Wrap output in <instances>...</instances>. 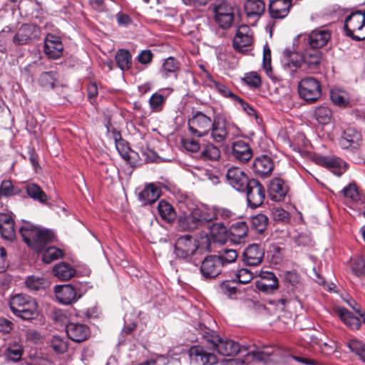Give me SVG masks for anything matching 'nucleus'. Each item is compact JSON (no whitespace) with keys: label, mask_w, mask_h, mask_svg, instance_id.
<instances>
[{"label":"nucleus","mask_w":365,"mask_h":365,"mask_svg":"<svg viewBox=\"0 0 365 365\" xmlns=\"http://www.w3.org/2000/svg\"><path fill=\"white\" fill-rule=\"evenodd\" d=\"M213 142L223 144L227 140L234 139L241 135V130L232 121L222 113L212 118V128L209 133Z\"/></svg>","instance_id":"obj_1"},{"label":"nucleus","mask_w":365,"mask_h":365,"mask_svg":"<svg viewBox=\"0 0 365 365\" xmlns=\"http://www.w3.org/2000/svg\"><path fill=\"white\" fill-rule=\"evenodd\" d=\"M199 334H200L207 342L210 343L213 349L222 356H231L242 351L240 344L228 339H222L215 331L211 330L205 325L199 324Z\"/></svg>","instance_id":"obj_2"},{"label":"nucleus","mask_w":365,"mask_h":365,"mask_svg":"<svg viewBox=\"0 0 365 365\" xmlns=\"http://www.w3.org/2000/svg\"><path fill=\"white\" fill-rule=\"evenodd\" d=\"M19 232L27 245L36 252H40L53 237L51 231L36 227L29 222L24 223L19 228Z\"/></svg>","instance_id":"obj_3"},{"label":"nucleus","mask_w":365,"mask_h":365,"mask_svg":"<svg viewBox=\"0 0 365 365\" xmlns=\"http://www.w3.org/2000/svg\"><path fill=\"white\" fill-rule=\"evenodd\" d=\"M9 307L15 316L24 320H31L38 314L37 302L26 294H17L11 297Z\"/></svg>","instance_id":"obj_4"},{"label":"nucleus","mask_w":365,"mask_h":365,"mask_svg":"<svg viewBox=\"0 0 365 365\" xmlns=\"http://www.w3.org/2000/svg\"><path fill=\"white\" fill-rule=\"evenodd\" d=\"M344 33L352 40H365V11H356L347 16L344 20Z\"/></svg>","instance_id":"obj_5"},{"label":"nucleus","mask_w":365,"mask_h":365,"mask_svg":"<svg viewBox=\"0 0 365 365\" xmlns=\"http://www.w3.org/2000/svg\"><path fill=\"white\" fill-rule=\"evenodd\" d=\"M235 9L225 0H218L213 4L214 21L223 30L231 28L235 19Z\"/></svg>","instance_id":"obj_6"},{"label":"nucleus","mask_w":365,"mask_h":365,"mask_svg":"<svg viewBox=\"0 0 365 365\" xmlns=\"http://www.w3.org/2000/svg\"><path fill=\"white\" fill-rule=\"evenodd\" d=\"M198 240L190 235L180 236L174 245V254L176 258L187 259L192 258L199 248Z\"/></svg>","instance_id":"obj_7"},{"label":"nucleus","mask_w":365,"mask_h":365,"mask_svg":"<svg viewBox=\"0 0 365 365\" xmlns=\"http://www.w3.org/2000/svg\"><path fill=\"white\" fill-rule=\"evenodd\" d=\"M212 118L202 111L192 112L188 119V130L192 135L197 138L207 136L212 128Z\"/></svg>","instance_id":"obj_8"},{"label":"nucleus","mask_w":365,"mask_h":365,"mask_svg":"<svg viewBox=\"0 0 365 365\" xmlns=\"http://www.w3.org/2000/svg\"><path fill=\"white\" fill-rule=\"evenodd\" d=\"M299 96L309 103H314L322 96L320 82L313 77L302 78L298 84Z\"/></svg>","instance_id":"obj_9"},{"label":"nucleus","mask_w":365,"mask_h":365,"mask_svg":"<svg viewBox=\"0 0 365 365\" xmlns=\"http://www.w3.org/2000/svg\"><path fill=\"white\" fill-rule=\"evenodd\" d=\"M242 192L246 194L248 207L257 208L260 207L265 199L266 191L263 185L257 180L252 178Z\"/></svg>","instance_id":"obj_10"},{"label":"nucleus","mask_w":365,"mask_h":365,"mask_svg":"<svg viewBox=\"0 0 365 365\" xmlns=\"http://www.w3.org/2000/svg\"><path fill=\"white\" fill-rule=\"evenodd\" d=\"M222 261L216 255H209L201 262L200 272L206 279H215L222 272Z\"/></svg>","instance_id":"obj_11"},{"label":"nucleus","mask_w":365,"mask_h":365,"mask_svg":"<svg viewBox=\"0 0 365 365\" xmlns=\"http://www.w3.org/2000/svg\"><path fill=\"white\" fill-rule=\"evenodd\" d=\"M253 41L252 32L246 24H242L238 27L233 38V48L238 52L243 53L246 48L250 46Z\"/></svg>","instance_id":"obj_12"},{"label":"nucleus","mask_w":365,"mask_h":365,"mask_svg":"<svg viewBox=\"0 0 365 365\" xmlns=\"http://www.w3.org/2000/svg\"><path fill=\"white\" fill-rule=\"evenodd\" d=\"M226 178L228 183L233 188L242 192L245 190L247 185L250 183L251 180L248 178L244 171L237 167H233L228 169L226 174Z\"/></svg>","instance_id":"obj_13"},{"label":"nucleus","mask_w":365,"mask_h":365,"mask_svg":"<svg viewBox=\"0 0 365 365\" xmlns=\"http://www.w3.org/2000/svg\"><path fill=\"white\" fill-rule=\"evenodd\" d=\"M260 279L255 281L256 288L265 294L273 293L279 287V280L274 272L262 271Z\"/></svg>","instance_id":"obj_14"},{"label":"nucleus","mask_w":365,"mask_h":365,"mask_svg":"<svg viewBox=\"0 0 365 365\" xmlns=\"http://www.w3.org/2000/svg\"><path fill=\"white\" fill-rule=\"evenodd\" d=\"M251 169L256 176L265 178L272 174L274 162L268 155H262L254 160Z\"/></svg>","instance_id":"obj_15"},{"label":"nucleus","mask_w":365,"mask_h":365,"mask_svg":"<svg viewBox=\"0 0 365 365\" xmlns=\"http://www.w3.org/2000/svg\"><path fill=\"white\" fill-rule=\"evenodd\" d=\"M264 256V249L262 245L252 244L243 252V262L248 266L256 267L262 263Z\"/></svg>","instance_id":"obj_16"},{"label":"nucleus","mask_w":365,"mask_h":365,"mask_svg":"<svg viewBox=\"0 0 365 365\" xmlns=\"http://www.w3.org/2000/svg\"><path fill=\"white\" fill-rule=\"evenodd\" d=\"M361 141V133L354 128H348L343 132L339 143L342 149L353 150L359 148Z\"/></svg>","instance_id":"obj_17"},{"label":"nucleus","mask_w":365,"mask_h":365,"mask_svg":"<svg viewBox=\"0 0 365 365\" xmlns=\"http://www.w3.org/2000/svg\"><path fill=\"white\" fill-rule=\"evenodd\" d=\"M292 0H270L268 13L273 19H283L288 16L292 6Z\"/></svg>","instance_id":"obj_18"},{"label":"nucleus","mask_w":365,"mask_h":365,"mask_svg":"<svg viewBox=\"0 0 365 365\" xmlns=\"http://www.w3.org/2000/svg\"><path fill=\"white\" fill-rule=\"evenodd\" d=\"M232 157L241 163L248 162L253 155L250 144L242 140H237L232 143Z\"/></svg>","instance_id":"obj_19"},{"label":"nucleus","mask_w":365,"mask_h":365,"mask_svg":"<svg viewBox=\"0 0 365 365\" xmlns=\"http://www.w3.org/2000/svg\"><path fill=\"white\" fill-rule=\"evenodd\" d=\"M289 191V187L280 178H274L269 182L268 193L270 199L275 202L284 200Z\"/></svg>","instance_id":"obj_20"},{"label":"nucleus","mask_w":365,"mask_h":365,"mask_svg":"<svg viewBox=\"0 0 365 365\" xmlns=\"http://www.w3.org/2000/svg\"><path fill=\"white\" fill-rule=\"evenodd\" d=\"M190 357L201 365H214L217 362L216 355L201 346H193L189 350Z\"/></svg>","instance_id":"obj_21"},{"label":"nucleus","mask_w":365,"mask_h":365,"mask_svg":"<svg viewBox=\"0 0 365 365\" xmlns=\"http://www.w3.org/2000/svg\"><path fill=\"white\" fill-rule=\"evenodd\" d=\"M63 46L59 37L48 34L44 40V53L49 58L56 59L61 56Z\"/></svg>","instance_id":"obj_22"},{"label":"nucleus","mask_w":365,"mask_h":365,"mask_svg":"<svg viewBox=\"0 0 365 365\" xmlns=\"http://www.w3.org/2000/svg\"><path fill=\"white\" fill-rule=\"evenodd\" d=\"M56 301L63 305H69L77 300L76 292L71 284L56 285L54 287Z\"/></svg>","instance_id":"obj_23"},{"label":"nucleus","mask_w":365,"mask_h":365,"mask_svg":"<svg viewBox=\"0 0 365 365\" xmlns=\"http://www.w3.org/2000/svg\"><path fill=\"white\" fill-rule=\"evenodd\" d=\"M322 58L320 50L306 48L303 51V66L310 71L319 69Z\"/></svg>","instance_id":"obj_24"},{"label":"nucleus","mask_w":365,"mask_h":365,"mask_svg":"<svg viewBox=\"0 0 365 365\" xmlns=\"http://www.w3.org/2000/svg\"><path fill=\"white\" fill-rule=\"evenodd\" d=\"M331 38V34L325 30L312 31L306 38L307 48L320 50Z\"/></svg>","instance_id":"obj_25"},{"label":"nucleus","mask_w":365,"mask_h":365,"mask_svg":"<svg viewBox=\"0 0 365 365\" xmlns=\"http://www.w3.org/2000/svg\"><path fill=\"white\" fill-rule=\"evenodd\" d=\"M0 233L8 241L11 242L16 237L14 219L9 214L0 213Z\"/></svg>","instance_id":"obj_26"},{"label":"nucleus","mask_w":365,"mask_h":365,"mask_svg":"<svg viewBox=\"0 0 365 365\" xmlns=\"http://www.w3.org/2000/svg\"><path fill=\"white\" fill-rule=\"evenodd\" d=\"M207 78V86L211 89H215L220 95L225 98H230L232 101L237 98V96L222 82L216 80L207 71L204 70Z\"/></svg>","instance_id":"obj_27"},{"label":"nucleus","mask_w":365,"mask_h":365,"mask_svg":"<svg viewBox=\"0 0 365 365\" xmlns=\"http://www.w3.org/2000/svg\"><path fill=\"white\" fill-rule=\"evenodd\" d=\"M68 336L73 341L81 342L87 339L89 327L81 324L69 323L66 327Z\"/></svg>","instance_id":"obj_28"},{"label":"nucleus","mask_w":365,"mask_h":365,"mask_svg":"<svg viewBox=\"0 0 365 365\" xmlns=\"http://www.w3.org/2000/svg\"><path fill=\"white\" fill-rule=\"evenodd\" d=\"M249 228L245 221L233 223L229 228V240L235 244L244 241L247 235Z\"/></svg>","instance_id":"obj_29"},{"label":"nucleus","mask_w":365,"mask_h":365,"mask_svg":"<svg viewBox=\"0 0 365 365\" xmlns=\"http://www.w3.org/2000/svg\"><path fill=\"white\" fill-rule=\"evenodd\" d=\"M244 9L247 17L256 21L264 13L265 3L263 0H247Z\"/></svg>","instance_id":"obj_30"},{"label":"nucleus","mask_w":365,"mask_h":365,"mask_svg":"<svg viewBox=\"0 0 365 365\" xmlns=\"http://www.w3.org/2000/svg\"><path fill=\"white\" fill-rule=\"evenodd\" d=\"M279 351L277 348L271 346H264L262 350L254 349L250 351L245 355V360L247 361L248 358L252 356L254 359L259 361H274V356L278 355Z\"/></svg>","instance_id":"obj_31"},{"label":"nucleus","mask_w":365,"mask_h":365,"mask_svg":"<svg viewBox=\"0 0 365 365\" xmlns=\"http://www.w3.org/2000/svg\"><path fill=\"white\" fill-rule=\"evenodd\" d=\"M210 234L212 240L215 242L225 244L229 241V229L222 223H212L210 226Z\"/></svg>","instance_id":"obj_32"},{"label":"nucleus","mask_w":365,"mask_h":365,"mask_svg":"<svg viewBox=\"0 0 365 365\" xmlns=\"http://www.w3.org/2000/svg\"><path fill=\"white\" fill-rule=\"evenodd\" d=\"M160 193L159 187L154 184H150L139 193V200L144 205H151L158 200Z\"/></svg>","instance_id":"obj_33"},{"label":"nucleus","mask_w":365,"mask_h":365,"mask_svg":"<svg viewBox=\"0 0 365 365\" xmlns=\"http://www.w3.org/2000/svg\"><path fill=\"white\" fill-rule=\"evenodd\" d=\"M335 312L340 319L352 329H358L361 327L359 318L345 307H337Z\"/></svg>","instance_id":"obj_34"},{"label":"nucleus","mask_w":365,"mask_h":365,"mask_svg":"<svg viewBox=\"0 0 365 365\" xmlns=\"http://www.w3.org/2000/svg\"><path fill=\"white\" fill-rule=\"evenodd\" d=\"M191 212L200 228L210 226L215 217V214L205 207H197Z\"/></svg>","instance_id":"obj_35"},{"label":"nucleus","mask_w":365,"mask_h":365,"mask_svg":"<svg viewBox=\"0 0 365 365\" xmlns=\"http://www.w3.org/2000/svg\"><path fill=\"white\" fill-rule=\"evenodd\" d=\"M220 148L212 143H208L202 146L199 154V158L204 161H217L220 158Z\"/></svg>","instance_id":"obj_36"},{"label":"nucleus","mask_w":365,"mask_h":365,"mask_svg":"<svg viewBox=\"0 0 365 365\" xmlns=\"http://www.w3.org/2000/svg\"><path fill=\"white\" fill-rule=\"evenodd\" d=\"M180 70V63L174 57H168L166 58L160 69V73L165 78L174 76L177 78L178 72Z\"/></svg>","instance_id":"obj_37"},{"label":"nucleus","mask_w":365,"mask_h":365,"mask_svg":"<svg viewBox=\"0 0 365 365\" xmlns=\"http://www.w3.org/2000/svg\"><path fill=\"white\" fill-rule=\"evenodd\" d=\"M285 61L284 67L291 68L292 71H295L297 68L303 66V53L299 54L297 52H292L290 51H284Z\"/></svg>","instance_id":"obj_38"},{"label":"nucleus","mask_w":365,"mask_h":365,"mask_svg":"<svg viewBox=\"0 0 365 365\" xmlns=\"http://www.w3.org/2000/svg\"><path fill=\"white\" fill-rule=\"evenodd\" d=\"M53 273L61 280H68L74 276L75 270L69 264L61 262L53 267Z\"/></svg>","instance_id":"obj_39"},{"label":"nucleus","mask_w":365,"mask_h":365,"mask_svg":"<svg viewBox=\"0 0 365 365\" xmlns=\"http://www.w3.org/2000/svg\"><path fill=\"white\" fill-rule=\"evenodd\" d=\"M118 67L123 71L129 70L132 66V56L127 49H119L115 54Z\"/></svg>","instance_id":"obj_40"},{"label":"nucleus","mask_w":365,"mask_h":365,"mask_svg":"<svg viewBox=\"0 0 365 365\" xmlns=\"http://www.w3.org/2000/svg\"><path fill=\"white\" fill-rule=\"evenodd\" d=\"M158 210L160 217L171 222L176 218V212L174 207L165 200H160L158 205Z\"/></svg>","instance_id":"obj_41"},{"label":"nucleus","mask_w":365,"mask_h":365,"mask_svg":"<svg viewBox=\"0 0 365 365\" xmlns=\"http://www.w3.org/2000/svg\"><path fill=\"white\" fill-rule=\"evenodd\" d=\"M26 191L28 195L33 200L44 204L48 200L47 195L41 187L35 183H29L26 186Z\"/></svg>","instance_id":"obj_42"},{"label":"nucleus","mask_w":365,"mask_h":365,"mask_svg":"<svg viewBox=\"0 0 365 365\" xmlns=\"http://www.w3.org/2000/svg\"><path fill=\"white\" fill-rule=\"evenodd\" d=\"M314 118L322 125L329 124L332 119V111L326 106H320L315 108Z\"/></svg>","instance_id":"obj_43"},{"label":"nucleus","mask_w":365,"mask_h":365,"mask_svg":"<svg viewBox=\"0 0 365 365\" xmlns=\"http://www.w3.org/2000/svg\"><path fill=\"white\" fill-rule=\"evenodd\" d=\"M178 224L180 229L183 231H192L200 229L192 212L189 215H180L178 219Z\"/></svg>","instance_id":"obj_44"},{"label":"nucleus","mask_w":365,"mask_h":365,"mask_svg":"<svg viewBox=\"0 0 365 365\" xmlns=\"http://www.w3.org/2000/svg\"><path fill=\"white\" fill-rule=\"evenodd\" d=\"M269 219L264 214H258L251 218V229L255 232L263 234L267 230Z\"/></svg>","instance_id":"obj_45"},{"label":"nucleus","mask_w":365,"mask_h":365,"mask_svg":"<svg viewBox=\"0 0 365 365\" xmlns=\"http://www.w3.org/2000/svg\"><path fill=\"white\" fill-rule=\"evenodd\" d=\"M344 195L346 197H349L353 201L359 202L361 204L365 203V196L361 191L359 190L356 183H350L347 187L343 189Z\"/></svg>","instance_id":"obj_46"},{"label":"nucleus","mask_w":365,"mask_h":365,"mask_svg":"<svg viewBox=\"0 0 365 365\" xmlns=\"http://www.w3.org/2000/svg\"><path fill=\"white\" fill-rule=\"evenodd\" d=\"M26 287L31 291H38L45 289L48 285V281L40 276H29L25 282Z\"/></svg>","instance_id":"obj_47"},{"label":"nucleus","mask_w":365,"mask_h":365,"mask_svg":"<svg viewBox=\"0 0 365 365\" xmlns=\"http://www.w3.org/2000/svg\"><path fill=\"white\" fill-rule=\"evenodd\" d=\"M312 346L317 345L321 351L327 355L333 354L336 349V345L334 341L329 340L328 341H322L317 337H310V341H308Z\"/></svg>","instance_id":"obj_48"},{"label":"nucleus","mask_w":365,"mask_h":365,"mask_svg":"<svg viewBox=\"0 0 365 365\" xmlns=\"http://www.w3.org/2000/svg\"><path fill=\"white\" fill-rule=\"evenodd\" d=\"M38 82L45 88H53L58 82V74L55 71L43 72L41 74Z\"/></svg>","instance_id":"obj_49"},{"label":"nucleus","mask_w":365,"mask_h":365,"mask_svg":"<svg viewBox=\"0 0 365 365\" xmlns=\"http://www.w3.org/2000/svg\"><path fill=\"white\" fill-rule=\"evenodd\" d=\"M216 256L222 261V267L236 261L238 255L235 250L225 249L219 251Z\"/></svg>","instance_id":"obj_50"},{"label":"nucleus","mask_w":365,"mask_h":365,"mask_svg":"<svg viewBox=\"0 0 365 365\" xmlns=\"http://www.w3.org/2000/svg\"><path fill=\"white\" fill-rule=\"evenodd\" d=\"M330 98L331 102L341 108H346L349 104V98L344 92L340 91L331 90L330 92Z\"/></svg>","instance_id":"obj_51"},{"label":"nucleus","mask_w":365,"mask_h":365,"mask_svg":"<svg viewBox=\"0 0 365 365\" xmlns=\"http://www.w3.org/2000/svg\"><path fill=\"white\" fill-rule=\"evenodd\" d=\"M116 149L120 155L125 160L135 158L133 155H138L137 153L132 150L128 145V143L123 139L115 143Z\"/></svg>","instance_id":"obj_52"},{"label":"nucleus","mask_w":365,"mask_h":365,"mask_svg":"<svg viewBox=\"0 0 365 365\" xmlns=\"http://www.w3.org/2000/svg\"><path fill=\"white\" fill-rule=\"evenodd\" d=\"M50 346L57 354H63L67 350L66 341L59 336H53L50 341Z\"/></svg>","instance_id":"obj_53"},{"label":"nucleus","mask_w":365,"mask_h":365,"mask_svg":"<svg viewBox=\"0 0 365 365\" xmlns=\"http://www.w3.org/2000/svg\"><path fill=\"white\" fill-rule=\"evenodd\" d=\"M350 350L358 355L365 363V344L357 339L350 340L348 345Z\"/></svg>","instance_id":"obj_54"},{"label":"nucleus","mask_w":365,"mask_h":365,"mask_svg":"<svg viewBox=\"0 0 365 365\" xmlns=\"http://www.w3.org/2000/svg\"><path fill=\"white\" fill-rule=\"evenodd\" d=\"M62 257L63 252L60 249L56 247H50L44 252L42 259L45 263L48 264Z\"/></svg>","instance_id":"obj_55"},{"label":"nucleus","mask_w":365,"mask_h":365,"mask_svg":"<svg viewBox=\"0 0 365 365\" xmlns=\"http://www.w3.org/2000/svg\"><path fill=\"white\" fill-rule=\"evenodd\" d=\"M165 97L162 94L157 92L153 93L149 99L150 107L153 110L155 111L162 110L163 105L165 103Z\"/></svg>","instance_id":"obj_56"},{"label":"nucleus","mask_w":365,"mask_h":365,"mask_svg":"<svg viewBox=\"0 0 365 365\" xmlns=\"http://www.w3.org/2000/svg\"><path fill=\"white\" fill-rule=\"evenodd\" d=\"M23 354L22 346L19 344L9 346L7 349V357L13 361H18L21 359Z\"/></svg>","instance_id":"obj_57"},{"label":"nucleus","mask_w":365,"mask_h":365,"mask_svg":"<svg viewBox=\"0 0 365 365\" xmlns=\"http://www.w3.org/2000/svg\"><path fill=\"white\" fill-rule=\"evenodd\" d=\"M235 284V282L230 281H224L222 282L220 286V291L225 295H227L230 298H232L234 295H235L237 292V288L232 284Z\"/></svg>","instance_id":"obj_58"},{"label":"nucleus","mask_w":365,"mask_h":365,"mask_svg":"<svg viewBox=\"0 0 365 365\" xmlns=\"http://www.w3.org/2000/svg\"><path fill=\"white\" fill-rule=\"evenodd\" d=\"M181 145L186 150L191 153H197L200 150L199 141L192 138H182Z\"/></svg>","instance_id":"obj_59"},{"label":"nucleus","mask_w":365,"mask_h":365,"mask_svg":"<svg viewBox=\"0 0 365 365\" xmlns=\"http://www.w3.org/2000/svg\"><path fill=\"white\" fill-rule=\"evenodd\" d=\"M236 278L240 284H247L253 279V273L246 268H242L236 274Z\"/></svg>","instance_id":"obj_60"},{"label":"nucleus","mask_w":365,"mask_h":365,"mask_svg":"<svg viewBox=\"0 0 365 365\" xmlns=\"http://www.w3.org/2000/svg\"><path fill=\"white\" fill-rule=\"evenodd\" d=\"M351 269L358 277L365 276V259L358 258L351 264Z\"/></svg>","instance_id":"obj_61"},{"label":"nucleus","mask_w":365,"mask_h":365,"mask_svg":"<svg viewBox=\"0 0 365 365\" xmlns=\"http://www.w3.org/2000/svg\"><path fill=\"white\" fill-rule=\"evenodd\" d=\"M245 82L250 86L257 88L262 85V80L259 76L255 72L247 73L244 78Z\"/></svg>","instance_id":"obj_62"},{"label":"nucleus","mask_w":365,"mask_h":365,"mask_svg":"<svg viewBox=\"0 0 365 365\" xmlns=\"http://www.w3.org/2000/svg\"><path fill=\"white\" fill-rule=\"evenodd\" d=\"M263 68L265 70L266 73L268 76H269L272 71V66H271V51L268 47L264 48Z\"/></svg>","instance_id":"obj_63"},{"label":"nucleus","mask_w":365,"mask_h":365,"mask_svg":"<svg viewBox=\"0 0 365 365\" xmlns=\"http://www.w3.org/2000/svg\"><path fill=\"white\" fill-rule=\"evenodd\" d=\"M153 53L150 50L146 49L140 52L137 56L138 61L143 65L150 63L153 58Z\"/></svg>","instance_id":"obj_64"}]
</instances>
